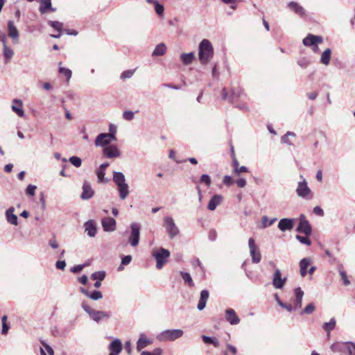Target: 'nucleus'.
Returning <instances> with one entry per match:
<instances>
[{"mask_svg":"<svg viewBox=\"0 0 355 355\" xmlns=\"http://www.w3.org/2000/svg\"><path fill=\"white\" fill-rule=\"evenodd\" d=\"M103 155L106 158L112 159L119 157L121 155V153L116 146L110 145L103 148Z\"/></svg>","mask_w":355,"mask_h":355,"instance_id":"nucleus-13","label":"nucleus"},{"mask_svg":"<svg viewBox=\"0 0 355 355\" xmlns=\"http://www.w3.org/2000/svg\"><path fill=\"white\" fill-rule=\"evenodd\" d=\"M69 162L76 167H80L82 164V160L78 157L72 156L69 158Z\"/></svg>","mask_w":355,"mask_h":355,"instance_id":"nucleus-51","label":"nucleus"},{"mask_svg":"<svg viewBox=\"0 0 355 355\" xmlns=\"http://www.w3.org/2000/svg\"><path fill=\"white\" fill-rule=\"evenodd\" d=\"M123 118L126 121H131L134 119V112L130 110L123 112Z\"/></svg>","mask_w":355,"mask_h":355,"instance_id":"nucleus-54","label":"nucleus"},{"mask_svg":"<svg viewBox=\"0 0 355 355\" xmlns=\"http://www.w3.org/2000/svg\"><path fill=\"white\" fill-rule=\"evenodd\" d=\"M109 355H119L122 351V343L119 339L114 340L109 345Z\"/></svg>","mask_w":355,"mask_h":355,"instance_id":"nucleus-22","label":"nucleus"},{"mask_svg":"<svg viewBox=\"0 0 355 355\" xmlns=\"http://www.w3.org/2000/svg\"><path fill=\"white\" fill-rule=\"evenodd\" d=\"M300 178L302 179V180L300 181L297 184L296 189L297 195L302 198L310 200L313 197L311 190L308 187L307 182L304 177L300 175Z\"/></svg>","mask_w":355,"mask_h":355,"instance_id":"nucleus-5","label":"nucleus"},{"mask_svg":"<svg viewBox=\"0 0 355 355\" xmlns=\"http://www.w3.org/2000/svg\"><path fill=\"white\" fill-rule=\"evenodd\" d=\"M103 230L105 232H113L116 230V220L111 217H105L101 221Z\"/></svg>","mask_w":355,"mask_h":355,"instance_id":"nucleus-15","label":"nucleus"},{"mask_svg":"<svg viewBox=\"0 0 355 355\" xmlns=\"http://www.w3.org/2000/svg\"><path fill=\"white\" fill-rule=\"evenodd\" d=\"M152 255L156 259V268L162 269L170 257V252L163 248L153 251Z\"/></svg>","mask_w":355,"mask_h":355,"instance_id":"nucleus-4","label":"nucleus"},{"mask_svg":"<svg viewBox=\"0 0 355 355\" xmlns=\"http://www.w3.org/2000/svg\"><path fill=\"white\" fill-rule=\"evenodd\" d=\"M200 182H204L207 186H209L211 183L210 177L207 174H203L200 179Z\"/></svg>","mask_w":355,"mask_h":355,"instance_id":"nucleus-56","label":"nucleus"},{"mask_svg":"<svg viewBox=\"0 0 355 355\" xmlns=\"http://www.w3.org/2000/svg\"><path fill=\"white\" fill-rule=\"evenodd\" d=\"M223 182L227 186H231L233 184L234 180L231 176L225 175L223 178Z\"/></svg>","mask_w":355,"mask_h":355,"instance_id":"nucleus-60","label":"nucleus"},{"mask_svg":"<svg viewBox=\"0 0 355 355\" xmlns=\"http://www.w3.org/2000/svg\"><path fill=\"white\" fill-rule=\"evenodd\" d=\"M225 319L230 324L235 325L240 322V318L238 317L234 309H227L225 311Z\"/></svg>","mask_w":355,"mask_h":355,"instance_id":"nucleus-19","label":"nucleus"},{"mask_svg":"<svg viewBox=\"0 0 355 355\" xmlns=\"http://www.w3.org/2000/svg\"><path fill=\"white\" fill-rule=\"evenodd\" d=\"M300 233H303L306 236H310L312 232L311 226L309 222L306 220L304 215L302 214L300 217V223L296 229Z\"/></svg>","mask_w":355,"mask_h":355,"instance_id":"nucleus-9","label":"nucleus"},{"mask_svg":"<svg viewBox=\"0 0 355 355\" xmlns=\"http://www.w3.org/2000/svg\"><path fill=\"white\" fill-rule=\"evenodd\" d=\"M85 231L90 237H94L96 234V225L93 220H89L84 223Z\"/></svg>","mask_w":355,"mask_h":355,"instance_id":"nucleus-23","label":"nucleus"},{"mask_svg":"<svg viewBox=\"0 0 355 355\" xmlns=\"http://www.w3.org/2000/svg\"><path fill=\"white\" fill-rule=\"evenodd\" d=\"M166 46L164 43L157 44L152 53V56L156 57L164 55L166 52Z\"/></svg>","mask_w":355,"mask_h":355,"instance_id":"nucleus-32","label":"nucleus"},{"mask_svg":"<svg viewBox=\"0 0 355 355\" xmlns=\"http://www.w3.org/2000/svg\"><path fill=\"white\" fill-rule=\"evenodd\" d=\"M348 354L349 355H355V343L353 342L349 344Z\"/></svg>","mask_w":355,"mask_h":355,"instance_id":"nucleus-64","label":"nucleus"},{"mask_svg":"<svg viewBox=\"0 0 355 355\" xmlns=\"http://www.w3.org/2000/svg\"><path fill=\"white\" fill-rule=\"evenodd\" d=\"M311 264L310 258H304L300 262V275L302 277H305L307 274V268Z\"/></svg>","mask_w":355,"mask_h":355,"instance_id":"nucleus-31","label":"nucleus"},{"mask_svg":"<svg viewBox=\"0 0 355 355\" xmlns=\"http://www.w3.org/2000/svg\"><path fill=\"white\" fill-rule=\"evenodd\" d=\"M323 39L321 36L309 34L304 40L303 44L306 46H313V50L318 49V44L322 43Z\"/></svg>","mask_w":355,"mask_h":355,"instance_id":"nucleus-11","label":"nucleus"},{"mask_svg":"<svg viewBox=\"0 0 355 355\" xmlns=\"http://www.w3.org/2000/svg\"><path fill=\"white\" fill-rule=\"evenodd\" d=\"M232 166L234 168L235 172L237 174H240L241 173H246L248 171V168L245 166H239V163L236 159H234L232 162Z\"/></svg>","mask_w":355,"mask_h":355,"instance_id":"nucleus-40","label":"nucleus"},{"mask_svg":"<svg viewBox=\"0 0 355 355\" xmlns=\"http://www.w3.org/2000/svg\"><path fill=\"white\" fill-rule=\"evenodd\" d=\"M223 200V196L221 195H214L210 199L207 209L210 211H214L218 205H219Z\"/></svg>","mask_w":355,"mask_h":355,"instance_id":"nucleus-25","label":"nucleus"},{"mask_svg":"<svg viewBox=\"0 0 355 355\" xmlns=\"http://www.w3.org/2000/svg\"><path fill=\"white\" fill-rule=\"evenodd\" d=\"M152 343V339L148 338L144 334H141L139 340L137 342V350L139 352Z\"/></svg>","mask_w":355,"mask_h":355,"instance_id":"nucleus-21","label":"nucleus"},{"mask_svg":"<svg viewBox=\"0 0 355 355\" xmlns=\"http://www.w3.org/2000/svg\"><path fill=\"white\" fill-rule=\"evenodd\" d=\"M202 340L205 344H211L215 347H219L220 342L216 338L209 337L205 335L202 336Z\"/></svg>","mask_w":355,"mask_h":355,"instance_id":"nucleus-36","label":"nucleus"},{"mask_svg":"<svg viewBox=\"0 0 355 355\" xmlns=\"http://www.w3.org/2000/svg\"><path fill=\"white\" fill-rule=\"evenodd\" d=\"M96 175L99 182H106L107 180L105 178V171L98 169L96 172Z\"/></svg>","mask_w":355,"mask_h":355,"instance_id":"nucleus-55","label":"nucleus"},{"mask_svg":"<svg viewBox=\"0 0 355 355\" xmlns=\"http://www.w3.org/2000/svg\"><path fill=\"white\" fill-rule=\"evenodd\" d=\"M237 186L240 188H243L246 186L247 182L244 178H240L235 181Z\"/></svg>","mask_w":355,"mask_h":355,"instance_id":"nucleus-62","label":"nucleus"},{"mask_svg":"<svg viewBox=\"0 0 355 355\" xmlns=\"http://www.w3.org/2000/svg\"><path fill=\"white\" fill-rule=\"evenodd\" d=\"M180 59L182 63L185 65H188L192 62L194 59V53L193 52L188 53H182L180 55Z\"/></svg>","mask_w":355,"mask_h":355,"instance_id":"nucleus-37","label":"nucleus"},{"mask_svg":"<svg viewBox=\"0 0 355 355\" xmlns=\"http://www.w3.org/2000/svg\"><path fill=\"white\" fill-rule=\"evenodd\" d=\"M287 8L300 17L306 16V11L304 7L296 1H290L287 3Z\"/></svg>","mask_w":355,"mask_h":355,"instance_id":"nucleus-12","label":"nucleus"},{"mask_svg":"<svg viewBox=\"0 0 355 355\" xmlns=\"http://www.w3.org/2000/svg\"><path fill=\"white\" fill-rule=\"evenodd\" d=\"M111 143V141L109 140V138L108 137H106L105 139H100V141L98 142V144L97 143V137L95 139V146H110V144Z\"/></svg>","mask_w":355,"mask_h":355,"instance_id":"nucleus-50","label":"nucleus"},{"mask_svg":"<svg viewBox=\"0 0 355 355\" xmlns=\"http://www.w3.org/2000/svg\"><path fill=\"white\" fill-rule=\"evenodd\" d=\"M209 296V293L207 290H202L200 292V299L197 306V308L199 311H202L205 308Z\"/></svg>","mask_w":355,"mask_h":355,"instance_id":"nucleus-24","label":"nucleus"},{"mask_svg":"<svg viewBox=\"0 0 355 355\" xmlns=\"http://www.w3.org/2000/svg\"><path fill=\"white\" fill-rule=\"evenodd\" d=\"M352 342L340 343L337 342L331 345V349L334 352H340L347 349L348 351L349 344Z\"/></svg>","mask_w":355,"mask_h":355,"instance_id":"nucleus-30","label":"nucleus"},{"mask_svg":"<svg viewBox=\"0 0 355 355\" xmlns=\"http://www.w3.org/2000/svg\"><path fill=\"white\" fill-rule=\"evenodd\" d=\"M342 268H343L342 265L339 266V270H339V273H340V275L341 276V278H342V279L343 281L344 285L348 286V285L350 284V282H349V280L347 278L346 272L344 270H342Z\"/></svg>","mask_w":355,"mask_h":355,"instance_id":"nucleus-48","label":"nucleus"},{"mask_svg":"<svg viewBox=\"0 0 355 355\" xmlns=\"http://www.w3.org/2000/svg\"><path fill=\"white\" fill-rule=\"evenodd\" d=\"M94 194V190L92 189L91 184L89 182L85 181L83 185V192L80 198L83 200H89L93 197Z\"/></svg>","mask_w":355,"mask_h":355,"instance_id":"nucleus-17","label":"nucleus"},{"mask_svg":"<svg viewBox=\"0 0 355 355\" xmlns=\"http://www.w3.org/2000/svg\"><path fill=\"white\" fill-rule=\"evenodd\" d=\"M113 181L116 186L126 183L125 175L121 172H114Z\"/></svg>","mask_w":355,"mask_h":355,"instance_id":"nucleus-34","label":"nucleus"},{"mask_svg":"<svg viewBox=\"0 0 355 355\" xmlns=\"http://www.w3.org/2000/svg\"><path fill=\"white\" fill-rule=\"evenodd\" d=\"M81 307L89 315L90 318L96 322H99L103 320H107L111 316V313L110 311H96L93 309L85 301L82 302Z\"/></svg>","mask_w":355,"mask_h":355,"instance_id":"nucleus-2","label":"nucleus"},{"mask_svg":"<svg viewBox=\"0 0 355 355\" xmlns=\"http://www.w3.org/2000/svg\"><path fill=\"white\" fill-rule=\"evenodd\" d=\"M183 334L182 329H166L157 334L156 338L160 342L174 341L181 338Z\"/></svg>","mask_w":355,"mask_h":355,"instance_id":"nucleus-3","label":"nucleus"},{"mask_svg":"<svg viewBox=\"0 0 355 355\" xmlns=\"http://www.w3.org/2000/svg\"><path fill=\"white\" fill-rule=\"evenodd\" d=\"M59 73L61 74H63L66 78L67 80L69 81L70 78H71L72 72L70 69L60 67H59Z\"/></svg>","mask_w":355,"mask_h":355,"instance_id":"nucleus-46","label":"nucleus"},{"mask_svg":"<svg viewBox=\"0 0 355 355\" xmlns=\"http://www.w3.org/2000/svg\"><path fill=\"white\" fill-rule=\"evenodd\" d=\"M180 275L182 278L183 279L184 282L187 284L189 286H193L194 284L192 280V278L189 273L186 272H180Z\"/></svg>","mask_w":355,"mask_h":355,"instance_id":"nucleus-42","label":"nucleus"},{"mask_svg":"<svg viewBox=\"0 0 355 355\" xmlns=\"http://www.w3.org/2000/svg\"><path fill=\"white\" fill-rule=\"evenodd\" d=\"M130 227L131 234L129 236V242L132 247H136L139 242L140 225L137 223H132Z\"/></svg>","mask_w":355,"mask_h":355,"instance_id":"nucleus-8","label":"nucleus"},{"mask_svg":"<svg viewBox=\"0 0 355 355\" xmlns=\"http://www.w3.org/2000/svg\"><path fill=\"white\" fill-rule=\"evenodd\" d=\"M331 51L330 49H327L323 51L320 58V62L324 65H328L330 62Z\"/></svg>","mask_w":355,"mask_h":355,"instance_id":"nucleus-35","label":"nucleus"},{"mask_svg":"<svg viewBox=\"0 0 355 355\" xmlns=\"http://www.w3.org/2000/svg\"><path fill=\"white\" fill-rule=\"evenodd\" d=\"M313 212L318 215V216H322L324 215V211L323 209L319 207V206H316L313 208Z\"/></svg>","mask_w":355,"mask_h":355,"instance_id":"nucleus-63","label":"nucleus"},{"mask_svg":"<svg viewBox=\"0 0 355 355\" xmlns=\"http://www.w3.org/2000/svg\"><path fill=\"white\" fill-rule=\"evenodd\" d=\"M40 12L44 14L49 10L51 12H55V8H52L51 0H40Z\"/></svg>","mask_w":355,"mask_h":355,"instance_id":"nucleus-29","label":"nucleus"},{"mask_svg":"<svg viewBox=\"0 0 355 355\" xmlns=\"http://www.w3.org/2000/svg\"><path fill=\"white\" fill-rule=\"evenodd\" d=\"M134 72H135L134 70H126V71H124L121 74V79L130 78H131L133 76Z\"/></svg>","mask_w":355,"mask_h":355,"instance_id":"nucleus-57","label":"nucleus"},{"mask_svg":"<svg viewBox=\"0 0 355 355\" xmlns=\"http://www.w3.org/2000/svg\"><path fill=\"white\" fill-rule=\"evenodd\" d=\"M291 135V136H295V133L294 132H288L286 135H284L282 137V141L283 143H286V144H288L289 145L291 144V143L289 141V139H288V136Z\"/></svg>","mask_w":355,"mask_h":355,"instance_id":"nucleus-58","label":"nucleus"},{"mask_svg":"<svg viewBox=\"0 0 355 355\" xmlns=\"http://www.w3.org/2000/svg\"><path fill=\"white\" fill-rule=\"evenodd\" d=\"M48 24L53 28L55 30L58 32H62L63 24L62 23L57 21H49Z\"/></svg>","mask_w":355,"mask_h":355,"instance_id":"nucleus-45","label":"nucleus"},{"mask_svg":"<svg viewBox=\"0 0 355 355\" xmlns=\"http://www.w3.org/2000/svg\"><path fill=\"white\" fill-rule=\"evenodd\" d=\"M116 133L115 130H114L112 132H108V133H101L97 136V143L100 141V139H105L106 137L109 138V140L110 141H116Z\"/></svg>","mask_w":355,"mask_h":355,"instance_id":"nucleus-39","label":"nucleus"},{"mask_svg":"<svg viewBox=\"0 0 355 355\" xmlns=\"http://www.w3.org/2000/svg\"><path fill=\"white\" fill-rule=\"evenodd\" d=\"M164 226L171 239L175 238L180 233L179 228L171 216H167L164 218Z\"/></svg>","mask_w":355,"mask_h":355,"instance_id":"nucleus-6","label":"nucleus"},{"mask_svg":"<svg viewBox=\"0 0 355 355\" xmlns=\"http://www.w3.org/2000/svg\"><path fill=\"white\" fill-rule=\"evenodd\" d=\"M286 277H282L281 271L276 268L275 270L274 276L272 279V285L275 288H282L284 286L285 282H286Z\"/></svg>","mask_w":355,"mask_h":355,"instance_id":"nucleus-14","label":"nucleus"},{"mask_svg":"<svg viewBox=\"0 0 355 355\" xmlns=\"http://www.w3.org/2000/svg\"><path fill=\"white\" fill-rule=\"evenodd\" d=\"M309 236H302L300 235H296V239L299 241L301 243L305 244L306 245H310L311 242L309 239Z\"/></svg>","mask_w":355,"mask_h":355,"instance_id":"nucleus-49","label":"nucleus"},{"mask_svg":"<svg viewBox=\"0 0 355 355\" xmlns=\"http://www.w3.org/2000/svg\"><path fill=\"white\" fill-rule=\"evenodd\" d=\"M85 264H79V265H76L73 267H72L70 270L71 272L73 273H78L79 272H80L83 268L85 267Z\"/></svg>","mask_w":355,"mask_h":355,"instance_id":"nucleus-61","label":"nucleus"},{"mask_svg":"<svg viewBox=\"0 0 355 355\" xmlns=\"http://www.w3.org/2000/svg\"><path fill=\"white\" fill-rule=\"evenodd\" d=\"M3 53L6 60V62H8L14 55L13 50L9 46H8L7 44H5V46H3Z\"/></svg>","mask_w":355,"mask_h":355,"instance_id":"nucleus-41","label":"nucleus"},{"mask_svg":"<svg viewBox=\"0 0 355 355\" xmlns=\"http://www.w3.org/2000/svg\"><path fill=\"white\" fill-rule=\"evenodd\" d=\"M15 208L13 207H9L5 212L6 220L8 223L12 225H18V217L14 214Z\"/></svg>","mask_w":355,"mask_h":355,"instance_id":"nucleus-20","label":"nucleus"},{"mask_svg":"<svg viewBox=\"0 0 355 355\" xmlns=\"http://www.w3.org/2000/svg\"><path fill=\"white\" fill-rule=\"evenodd\" d=\"M155 10L156 13L158 15H161L164 12V6L162 4H160L159 2H157L155 5Z\"/></svg>","mask_w":355,"mask_h":355,"instance_id":"nucleus-59","label":"nucleus"},{"mask_svg":"<svg viewBox=\"0 0 355 355\" xmlns=\"http://www.w3.org/2000/svg\"><path fill=\"white\" fill-rule=\"evenodd\" d=\"M336 321L334 318H331L329 322H324L322 325V329L327 333L329 334L331 331H332L336 327Z\"/></svg>","mask_w":355,"mask_h":355,"instance_id":"nucleus-38","label":"nucleus"},{"mask_svg":"<svg viewBox=\"0 0 355 355\" xmlns=\"http://www.w3.org/2000/svg\"><path fill=\"white\" fill-rule=\"evenodd\" d=\"M294 221L293 218H282L278 223V228L282 232L291 230L294 227Z\"/></svg>","mask_w":355,"mask_h":355,"instance_id":"nucleus-16","label":"nucleus"},{"mask_svg":"<svg viewBox=\"0 0 355 355\" xmlns=\"http://www.w3.org/2000/svg\"><path fill=\"white\" fill-rule=\"evenodd\" d=\"M80 292L93 300H98L103 297L102 293L97 290H95L90 293L87 289L84 288H80Z\"/></svg>","mask_w":355,"mask_h":355,"instance_id":"nucleus-28","label":"nucleus"},{"mask_svg":"<svg viewBox=\"0 0 355 355\" xmlns=\"http://www.w3.org/2000/svg\"><path fill=\"white\" fill-rule=\"evenodd\" d=\"M295 299L293 300L294 311H296L302 307V298L304 292L301 288L298 287L294 290Z\"/></svg>","mask_w":355,"mask_h":355,"instance_id":"nucleus-18","label":"nucleus"},{"mask_svg":"<svg viewBox=\"0 0 355 355\" xmlns=\"http://www.w3.org/2000/svg\"><path fill=\"white\" fill-rule=\"evenodd\" d=\"M248 246L252 263H259L261 259V254L258 247L256 245L254 239L253 238L249 239Z\"/></svg>","mask_w":355,"mask_h":355,"instance_id":"nucleus-7","label":"nucleus"},{"mask_svg":"<svg viewBox=\"0 0 355 355\" xmlns=\"http://www.w3.org/2000/svg\"><path fill=\"white\" fill-rule=\"evenodd\" d=\"M37 189V187L33 184H29L27 186L26 189V193L29 196H33L35 193V190Z\"/></svg>","mask_w":355,"mask_h":355,"instance_id":"nucleus-52","label":"nucleus"},{"mask_svg":"<svg viewBox=\"0 0 355 355\" xmlns=\"http://www.w3.org/2000/svg\"><path fill=\"white\" fill-rule=\"evenodd\" d=\"M277 218H274L269 220L268 216H264L261 218V225L263 228H266L267 227L271 226L275 221Z\"/></svg>","mask_w":355,"mask_h":355,"instance_id":"nucleus-43","label":"nucleus"},{"mask_svg":"<svg viewBox=\"0 0 355 355\" xmlns=\"http://www.w3.org/2000/svg\"><path fill=\"white\" fill-rule=\"evenodd\" d=\"M22 107L23 103L21 100L14 99L12 101V110L20 117L24 116V111Z\"/></svg>","mask_w":355,"mask_h":355,"instance_id":"nucleus-26","label":"nucleus"},{"mask_svg":"<svg viewBox=\"0 0 355 355\" xmlns=\"http://www.w3.org/2000/svg\"><path fill=\"white\" fill-rule=\"evenodd\" d=\"M105 277V272L104 271H98L92 274L91 278L94 280L103 281Z\"/></svg>","mask_w":355,"mask_h":355,"instance_id":"nucleus-44","label":"nucleus"},{"mask_svg":"<svg viewBox=\"0 0 355 355\" xmlns=\"http://www.w3.org/2000/svg\"><path fill=\"white\" fill-rule=\"evenodd\" d=\"M162 350L160 348H155L153 352H149L147 351H143L141 353V355H162Z\"/></svg>","mask_w":355,"mask_h":355,"instance_id":"nucleus-53","label":"nucleus"},{"mask_svg":"<svg viewBox=\"0 0 355 355\" xmlns=\"http://www.w3.org/2000/svg\"><path fill=\"white\" fill-rule=\"evenodd\" d=\"M222 98L224 101H228L230 103H234L236 98H239L243 95V92L239 89H232V94H229L227 89L223 88L222 89Z\"/></svg>","mask_w":355,"mask_h":355,"instance_id":"nucleus-10","label":"nucleus"},{"mask_svg":"<svg viewBox=\"0 0 355 355\" xmlns=\"http://www.w3.org/2000/svg\"><path fill=\"white\" fill-rule=\"evenodd\" d=\"M8 34L14 40L19 38V31L12 20L8 21Z\"/></svg>","mask_w":355,"mask_h":355,"instance_id":"nucleus-27","label":"nucleus"},{"mask_svg":"<svg viewBox=\"0 0 355 355\" xmlns=\"http://www.w3.org/2000/svg\"><path fill=\"white\" fill-rule=\"evenodd\" d=\"M214 56V48L207 39H203L199 44L198 58L201 64H207Z\"/></svg>","mask_w":355,"mask_h":355,"instance_id":"nucleus-1","label":"nucleus"},{"mask_svg":"<svg viewBox=\"0 0 355 355\" xmlns=\"http://www.w3.org/2000/svg\"><path fill=\"white\" fill-rule=\"evenodd\" d=\"M119 193V198L121 200H124L127 198L129 194V187L127 183L120 184L117 186Z\"/></svg>","mask_w":355,"mask_h":355,"instance_id":"nucleus-33","label":"nucleus"},{"mask_svg":"<svg viewBox=\"0 0 355 355\" xmlns=\"http://www.w3.org/2000/svg\"><path fill=\"white\" fill-rule=\"evenodd\" d=\"M315 310V306L313 303H309L308 305L306 306V307L302 310L301 314L306 313V314H311L313 313Z\"/></svg>","mask_w":355,"mask_h":355,"instance_id":"nucleus-47","label":"nucleus"}]
</instances>
